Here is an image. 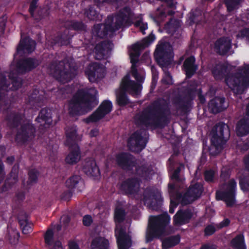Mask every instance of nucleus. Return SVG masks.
<instances>
[{
	"mask_svg": "<svg viewBox=\"0 0 249 249\" xmlns=\"http://www.w3.org/2000/svg\"><path fill=\"white\" fill-rule=\"evenodd\" d=\"M67 146L78 145L77 128L76 125L69 126L65 128Z\"/></svg>",
	"mask_w": 249,
	"mask_h": 249,
	"instance_id": "26",
	"label": "nucleus"
},
{
	"mask_svg": "<svg viewBox=\"0 0 249 249\" xmlns=\"http://www.w3.org/2000/svg\"><path fill=\"white\" fill-rule=\"evenodd\" d=\"M195 62L196 58L193 55L187 57L183 62V67L187 78H191L197 70L198 67Z\"/></svg>",
	"mask_w": 249,
	"mask_h": 249,
	"instance_id": "27",
	"label": "nucleus"
},
{
	"mask_svg": "<svg viewBox=\"0 0 249 249\" xmlns=\"http://www.w3.org/2000/svg\"><path fill=\"white\" fill-rule=\"evenodd\" d=\"M155 35L151 33L148 36L144 38L141 42H137L131 47L132 52L141 53L142 50L148 47L155 40Z\"/></svg>",
	"mask_w": 249,
	"mask_h": 249,
	"instance_id": "31",
	"label": "nucleus"
},
{
	"mask_svg": "<svg viewBox=\"0 0 249 249\" xmlns=\"http://www.w3.org/2000/svg\"><path fill=\"white\" fill-rule=\"evenodd\" d=\"M72 36L70 35L68 29H65L63 31L59 32L54 37L56 44L60 46H67L70 44Z\"/></svg>",
	"mask_w": 249,
	"mask_h": 249,
	"instance_id": "34",
	"label": "nucleus"
},
{
	"mask_svg": "<svg viewBox=\"0 0 249 249\" xmlns=\"http://www.w3.org/2000/svg\"><path fill=\"white\" fill-rule=\"evenodd\" d=\"M65 26L69 30H72L76 31H84L87 28V26L82 21L75 20L67 21L65 23Z\"/></svg>",
	"mask_w": 249,
	"mask_h": 249,
	"instance_id": "39",
	"label": "nucleus"
},
{
	"mask_svg": "<svg viewBox=\"0 0 249 249\" xmlns=\"http://www.w3.org/2000/svg\"><path fill=\"white\" fill-rule=\"evenodd\" d=\"M215 172L212 169L206 170L204 173V179L207 182H213Z\"/></svg>",
	"mask_w": 249,
	"mask_h": 249,
	"instance_id": "54",
	"label": "nucleus"
},
{
	"mask_svg": "<svg viewBox=\"0 0 249 249\" xmlns=\"http://www.w3.org/2000/svg\"><path fill=\"white\" fill-rule=\"evenodd\" d=\"M85 16L91 20H97L99 19V12L95 9L94 6H89L84 11Z\"/></svg>",
	"mask_w": 249,
	"mask_h": 249,
	"instance_id": "46",
	"label": "nucleus"
},
{
	"mask_svg": "<svg viewBox=\"0 0 249 249\" xmlns=\"http://www.w3.org/2000/svg\"><path fill=\"white\" fill-rule=\"evenodd\" d=\"M237 38H246L249 41V28H244L240 30L237 35Z\"/></svg>",
	"mask_w": 249,
	"mask_h": 249,
	"instance_id": "57",
	"label": "nucleus"
},
{
	"mask_svg": "<svg viewBox=\"0 0 249 249\" xmlns=\"http://www.w3.org/2000/svg\"><path fill=\"white\" fill-rule=\"evenodd\" d=\"M146 133V130L144 128H140L135 131L127 141V145L129 149L132 150L137 149L139 151L143 149L147 142L144 138Z\"/></svg>",
	"mask_w": 249,
	"mask_h": 249,
	"instance_id": "15",
	"label": "nucleus"
},
{
	"mask_svg": "<svg viewBox=\"0 0 249 249\" xmlns=\"http://www.w3.org/2000/svg\"><path fill=\"white\" fill-rule=\"evenodd\" d=\"M49 69L55 79L62 83L70 82L76 75L73 71L66 69L64 66H60L56 60L50 63Z\"/></svg>",
	"mask_w": 249,
	"mask_h": 249,
	"instance_id": "13",
	"label": "nucleus"
},
{
	"mask_svg": "<svg viewBox=\"0 0 249 249\" xmlns=\"http://www.w3.org/2000/svg\"><path fill=\"white\" fill-rule=\"evenodd\" d=\"M10 178H7L4 184L0 188V192L3 193L8 191L16 183Z\"/></svg>",
	"mask_w": 249,
	"mask_h": 249,
	"instance_id": "53",
	"label": "nucleus"
},
{
	"mask_svg": "<svg viewBox=\"0 0 249 249\" xmlns=\"http://www.w3.org/2000/svg\"><path fill=\"white\" fill-rule=\"evenodd\" d=\"M228 107L224 97L215 96L209 103V108L213 114H217L225 110Z\"/></svg>",
	"mask_w": 249,
	"mask_h": 249,
	"instance_id": "22",
	"label": "nucleus"
},
{
	"mask_svg": "<svg viewBox=\"0 0 249 249\" xmlns=\"http://www.w3.org/2000/svg\"><path fill=\"white\" fill-rule=\"evenodd\" d=\"M134 13L128 6L121 9L116 14L115 21L113 24L114 18L112 16H107L104 29V36H107L108 32H114L123 27H128L133 23Z\"/></svg>",
	"mask_w": 249,
	"mask_h": 249,
	"instance_id": "4",
	"label": "nucleus"
},
{
	"mask_svg": "<svg viewBox=\"0 0 249 249\" xmlns=\"http://www.w3.org/2000/svg\"><path fill=\"white\" fill-rule=\"evenodd\" d=\"M25 197V193L23 191H19L16 193L14 200L18 204H20L23 202Z\"/></svg>",
	"mask_w": 249,
	"mask_h": 249,
	"instance_id": "58",
	"label": "nucleus"
},
{
	"mask_svg": "<svg viewBox=\"0 0 249 249\" xmlns=\"http://www.w3.org/2000/svg\"><path fill=\"white\" fill-rule=\"evenodd\" d=\"M140 179L136 177L128 178L119 184V189L124 195H135L139 192Z\"/></svg>",
	"mask_w": 249,
	"mask_h": 249,
	"instance_id": "17",
	"label": "nucleus"
},
{
	"mask_svg": "<svg viewBox=\"0 0 249 249\" xmlns=\"http://www.w3.org/2000/svg\"><path fill=\"white\" fill-rule=\"evenodd\" d=\"M191 209H180L173 217V223L176 226H180L190 223L193 216Z\"/></svg>",
	"mask_w": 249,
	"mask_h": 249,
	"instance_id": "21",
	"label": "nucleus"
},
{
	"mask_svg": "<svg viewBox=\"0 0 249 249\" xmlns=\"http://www.w3.org/2000/svg\"><path fill=\"white\" fill-rule=\"evenodd\" d=\"M70 152L65 159L66 162L70 164L77 163L80 160V149L78 145L68 146Z\"/></svg>",
	"mask_w": 249,
	"mask_h": 249,
	"instance_id": "30",
	"label": "nucleus"
},
{
	"mask_svg": "<svg viewBox=\"0 0 249 249\" xmlns=\"http://www.w3.org/2000/svg\"><path fill=\"white\" fill-rule=\"evenodd\" d=\"M120 89L133 96H137L141 93L142 86L141 84L131 80L129 76L126 75L122 80Z\"/></svg>",
	"mask_w": 249,
	"mask_h": 249,
	"instance_id": "19",
	"label": "nucleus"
},
{
	"mask_svg": "<svg viewBox=\"0 0 249 249\" xmlns=\"http://www.w3.org/2000/svg\"><path fill=\"white\" fill-rule=\"evenodd\" d=\"M102 69L99 63L95 62L89 64L85 70V74L90 82H95L102 77Z\"/></svg>",
	"mask_w": 249,
	"mask_h": 249,
	"instance_id": "23",
	"label": "nucleus"
},
{
	"mask_svg": "<svg viewBox=\"0 0 249 249\" xmlns=\"http://www.w3.org/2000/svg\"><path fill=\"white\" fill-rule=\"evenodd\" d=\"M131 74L138 83L142 84L143 82L144 78L139 73L137 69L131 70Z\"/></svg>",
	"mask_w": 249,
	"mask_h": 249,
	"instance_id": "60",
	"label": "nucleus"
},
{
	"mask_svg": "<svg viewBox=\"0 0 249 249\" xmlns=\"http://www.w3.org/2000/svg\"><path fill=\"white\" fill-rule=\"evenodd\" d=\"M10 84L8 81L6 76L2 73L0 74V93H1V90L8 91Z\"/></svg>",
	"mask_w": 249,
	"mask_h": 249,
	"instance_id": "51",
	"label": "nucleus"
},
{
	"mask_svg": "<svg viewBox=\"0 0 249 249\" xmlns=\"http://www.w3.org/2000/svg\"><path fill=\"white\" fill-rule=\"evenodd\" d=\"M36 42L29 37H25L20 40L14 54V60L16 62L17 71L21 74H25L36 69L39 65V61L34 57L19 58L25 53L30 54L35 50Z\"/></svg>",
	"mask_w": 249,
	"mask_h": 249,
	"instance_id": "2",
	"label": "nucleus"
},
{
	"mask_svg": "<svg viewBox=\"0 0 249 249\" xmlns=\"http://www.w3.org/2000/svg\"><path fill=\"white\" fill-rule=\"evenodd\" d=\"M162 82L167 85H171L173 84L172 76L169 71L165 72L162 79Z\"/></svg>",
	"mask_w": 249,
	"mask_h": 249,
	"instance_id": "61",
	"label": "nucleus"
},
{
	"mask_svg": "<svg viewBox=\"0 0 249 249\" xmlns=\"http://www.w3.org/2000/svg\"><path fill=\"white\" fill-rule=\"evenodd\" d=\"M125 212L123 208H116L114 212L115 222L118 223L123 222L125 219Z\"/></svg>",
	"mask_w": 249,
	"mask_h": 249,
	"instance_id": "48",
	"label": "nucleus"
},
{
	"mask_svg": "<svg viewBox=\"0 0 249 249\" xmlns=\"http://www.w3.org/2000/svg\"><path fill=\"white\" fill-rule=\"evenodd\" d=\"M49 12L48 10L44 9H38L36 13H34L33 16H31L36 21L38 22L45 18L49 16Z\"/></svg>",
	"mask_w": 249,
	"mask_h": 249,
	"instance_id": "50",
	"label": "nucleus"
},
{
	"mask_svg": "<svg viewBox=\"0 0 249 249\" xmlns=\"http://www.w3.org/2000/svg\"><path fill=\"white\" fill-rule=\"evenodd\" d=\"M36 132V127L33 124L29 122L24 123L18 129L15 136V141L18 143L24 144L27 142L29 139L35 137Z\"/></svg>",
	"mask_w": 249,
	"mask_h": 249,
	"instance_id": "16",
	"label": "nucleus"
},
{
	"mask_svg": "<svg viewBox=\"0 0 249 249\" xmlns=\"http://www.w3.org/2000/svg\"><path fill=\"white\" fill-rule=\"evenodd\" d=\"M112 109V102L109 100H104L91 115L85 119V122L87 124L98 122L109 114Z\"/></svg>",
	"mask_w": 249,
	"mask_h": 249,
	"instance_id": "14",
	"label": "nucleus"
},
{
	"mask_svg": "<svg viewBox=\"0 0 249 249\" xmlns=\"http://www.w3.org/2000/svg\"><path fill=\"white\" fill-rule=\"evenodd\" d=\"M116 102L120 107L125 106L129 103L126 93L121 89L120 91L116 94Z\"/></svg>",
	"mask_w": 249,
	"mask_h": 249,
	"instance_id": "45",
	"label": "nucleus"
},
{
	"mask_svg": "<svg viewBox=\"0 0 249 249\" xmlns=\"http://www.w3.org/2000/svg\"><path fill=\"white\" fill-rule=\"evenodd\" d=\"M9 78L11 79L12 87L10 88L13 90H16L20 88L23 84V80L18 76H10Z\"/></svg>",
	"mask_w": 249,
	"mask_h": 249,
	"instance_id": "49",
	"label": "nucleus"
},
{
	"mask_svg": "<svg viewBox=\"0 0 249 249\" xmlns=\"http://www.w3.org/2000/svg\"><path fill=\"white\" fill-rule=\"evenodd\" d=\"M179 203H180V202L177 198V193H176L175 199H172V198L170 199L169 213H173L175 212V208L178 206V205Z\"/></svg>",
	"mask_w": 249,
	"mask_h": 249,
	"instance_id": "59",
	"label": "nucleus"
},
{
	"mask_svg": "<svg viewBox=\"0 0 249 249\" xmlns=\"http://www.w3.org/2000/svg\"><path fill=\"white\" fill-rule=\"evenodd\" d=\"M227 70V67L224 64L216 65L212 70V74L216 80H222L225 77L226 78L228 74L225 75ZM228 73V74H231Z\"/></svg>",
	"mask_w": 249,
	"mask_h": 249,
	"instance_id": "37",
	"label": "nucleus"
},
{
	"mask_svg": "<svg viewBox=\"0 0 249 249\" xmlns=\"http://www.w3.org/2000/svg\"><path fill=\"white\" fill-rule=\"evenodd\" d=\"M203 18V11L199 8H196L191 11L189 17L191 24L194 23L199 24Z\"/></svg>",
	"mask_w": 249,
	"mask_h": 249,
	"instance_id": "42",
	"label": "nucleus"
},
{
	"mask_svg": "<svg viewBox=\"0 0 249 249\" xmlns=\"http://www.w3.org/2000/svg\"><path fill=\"white\" fill-rule=\"evenodd\" d=\"M28 98L30 103L36 104L38 106H42L45 100L44 95L40 94L39 90L37 89H34L30 91Z\"/></svg>",
	"mask_w": 249,
	"mask_h": 249,
	"instance_id": "35",
	"label": "nucleus"
},
{
	"mask_svg": "<svg viewBox=\"0 0 249 249\" xmlns=\"http://www.w3.org/2000/svg\"><path fill=\"white\" fill-rule=\"evenodd\" d=\"M36 121L39 123H44V126L45 128L49 127L52 122L51 110L48 107L42 108L36 118Z\"/></svg>",
	"mask_w": 249,
	"mask_h": 249,
	"instance_id": "28",
	"label": "nucleus"
},
{
	"mask_svg": "<svg viewBox=\"0 0 249 249\" xmlns=\"http://www.w3.org/2000/svg\"><path fill=\"white\" fill-rule=\"evenodd\" d=\"M196 94L199 103L204 104L206 102V98L202 94V89H197L196 87L186 88L183 91L182 95L178 94L172 98V103L179 109L187 111L193 105Z\"/></svg>",
	"mask_w": 249,
	"mask_h": 249,
	"instance_id": "6",
	"label": "nucleus"
},
{
	"mask_svg": "<svg viewBox=\"0 0 249 249\" xmlns=\"http://www.w3.org/2000/svg\"><path fill=\"white\" fill-rule=\"evenodd\" d=\"M239 181L241 189L243 192H249V174L240 175Z\"/></svg>",
	"mask_w": 249,
	"mask_h": 249,
	"instance_id": "47",
	"label": "nucleus"
},
{
	"mask_svg": "<svg viewBox=\"0 0 249 249\" xmlns=\"http://www.w3.org/2000/svg\"><path fill=\"white\" fill-rule=\"evenodd\" d=\"M53 231L52 229L48 230L44 235L45 242L50 247V249H64L62 243L59 240L53 241Z\"/></svg>",
	"mask_w": 249,
	"mask_h": 249,
	"instance_id": "33",
	"label": "nucleus"
},
{
	"mask_svg": "<svg viewBox=\"0 0 249 249\" xmlns=\"http://www.w3.org/2000/svg\"><path fill=\"white\" fill-rule=\"evenodd\" d=\"M180 241V236L179 234L170 236L165 238L162 242V249H169L177 245Z\"/></svg>",
	"mask_w": 249,
	"mask_h": 249,
	"instance_id": "38",
	"label": "nucleus"
},
{
	"mask_svg": "<svg viewBox=\"0 0 249 249\" xmlns=\"http://www.w3.org/2000/svg\"><path fill=\"white\" fill-rule=\"evenodd\" d=\"M109 241L105 237L98 236L94 238L91 243V249H108Z\"/></svg>",
	"mask_w": 249,
	"mask_h": 249,
	"instance_id": "36",
	"label": "nucleus"
},
{
	"mask_svg": "<svg viewBox=\"0 0 249 249\" xmlns=\"http://www.w3.org/2000/svg\"><path fill=\"white\" fill-rule=\"evenodd\" d=\"M39 174V172L36 169H31L29 171L28 175L30 184L37 182Z\"/></svg>",
	"mask_w": 249,
	"mask_h": 249,
	"instance_id": "52",
	"label": "nucleus"
},
{
	"mask_svg": "<svg viewBox=\"0 0 249 249\" xmlns=\"http://www.w3.org/2000/svg\"><path fill=\"white\" fill-rule=\"evenodd\" d=\"M204 191L202 184L196 182L191 184L186 192L182 193L177 192V197L180 201L182 206H185L192 203L194 201L199 198Z\"/></svg>",
	"mask_w": 249,
	"mask_h": 249,
	"instance_id": "10",
	"label": "nucleus"
},
{
	"mask_svg": "<svg viewBox=\"0 0 249 249\" xmlns=\"http://www.w3.org/2000/svg\"><path fill=\"white\" fill-rule=\"evenodd\" d=\"M175 14V12L171 10H168L167 11H160L158 16V18L159 20H163L164 18L166 17L167 16H173Z\"/></svg>",
	"mask_w": 249,
	"mask_h": 249,
	"instance_id": "63",
	"label": "nucleus"
},
{
	"mask_svg": "<svg viewBox=\"0 0 249 249\" xmlns=\"http://www.w3.org/2000/svg\"><path fill=\"white\" fill-rule=\"evenodd\" d=\"M225 83L235 94H242L244 88L249 86V64H244L235 72L228 74Z\"/></svg>",
	"mask_w": 249,
	"mask_h": 249,
	"instance_id": "5",
	"label": "nucleus"
},
{
	"mask_svg": "<svg viewBox=\"0 0 249 249\" xmlns=\"http://www.w3.org/2000/svg\"><path fill=\"white\" fill-rule=\"evenodd\" d=\"M83 181L81 177L79 175H73L69 178L66 181V185L69 189H74L77 188L78 190L81 191L79 189L80 185H82Z\"/></svg>",
	"mask_w": 249,
	"mask_h": 249,
	"instance_id": "40",
	"label": "nucleus"
},
{
	"mask_svg": "<svg viewBox=\"0 0 249 249\" xmlns=\"http://www.w3.org/2000/svg\"><path fill=\"white\" fill-rule=\"evenodd\" d=\"M97 95L98 91L96 89H78L70 102V114L72 116L82 114V105L88 110H91L98 104Z\"/></svg>",
	"mask_w": 249,
	"mask_h": 249,
	"instance_id": "3",
	"label": "nucleus"
},
{
	"mask_svg": "<svg viewBox=\"0 0 249 249\" xmlns=\"http://www.w3.org/2000/svg\"><path fill=\"white\" fill-rule=\"evenodd\" d=\"M143 200L144 204H147L150 209L156 211L160 209L163 201L160 192L152 187H147L145 189Z\"/></svg>",
	"mask_w": 249,
	"mask_h": 249,
	"instance_id": "11",
	"label": "nucleus"
},
{
	"mask_svg": "<svg viewBox=\"0 0 249 249\" xmlns=\"http://www.w3.org/2000/svg\"><path fill=\"white\" fill-rule=\"evenodd\" d=\"M231 244L234 249H246L243 234H239L236 236L231 240Z\"/></svg>",
	"mask_w": 249,
	"mask_h": 249,
	"instance_id": "44",
	"label": "nucleus"
},
{
	"mask_svg": "<svg viewBox=\"0 0 249 249\" xmlns=\"http://www.w3.org/2000/svg\"><path fill=\"white\" fill-rule=\"evenodd\" d=\"M231 48V40L227 36L217 38L214 43V51L221 56L227 55Z\"/></svg>",
	"mask_w": 249,
	"mask_h": 249,
	"instance_id": "20",
	"label": "nucleus"
},
{
	"mask_svg": "<svg viewBox=\"0 0 249 249\" xmlns=\"http://www.w3.org/2000/svg\"><path fill=\"white\" fill-rule=\"evenodd\" d=\"M112 45L109 40L103 41L96 44L94 47L95 58L97 60L104 59L107 53L111 49Z\"/></svg>",
	"mask_w": 249,
	"mask_h": 249,
	"instance_id": "25",
	"label": "nucleus"
},
{
	"mask_svg": "<svg viewBox=\"0 0 249 249\" xmlns=\"http://www.w3.org/2000/svg\"><path fill=\"white\" fill-rule=\"evenodd\" d=\"M23 216V219L20 218V215L18 216V222L22 229V233L26 234L32 231V228L31 225L28 223L27 214L24 213Z\"/></svg>",
	"mask_w": 249,
	"mask_h": 249,
	"instance_id": "41",
	"label": "nucleus"
},
{
	"mask_svg": "<svg viewBox=\"0 0 249 249\" xmlns=\"http://www.w3.org/2000/svg\"><path fill=\"white\" fill-rule=\"evenodd\" d=\"M216 231L215 227L212 224H209L206 226L204 230V235L208 237L213 235Z\"/></svg>",
	"mask_w": 249,
	"mask_h": 249,
	"instance_id": "56",
	"label": "nucleus"
},
{
	"mask_svg": "<svg viewBox=\"0 0 249 249\" xmlns=\"http://www.w3.org/2000/svg\"><path fill=\"white\" fill-rule=\"evenodd\" d=\"M117 165L122 169L131 171L135 167L137 162L135 157L128 152H121L116 156Z\"/></svg>",
	"mask_w": 249,
	"mask_h": 249,
	"instance_id": "18",
	"label": "nucleus"
},
{
	"mask_svg": "<svg viewBox=\"0 0 249 249\" xmlns=\"http://www.w3.org/2000/svg\"><path fill=\"white\" fill-rule=\"evenodd\" d=\"M181 171V166H178L177 167L175 170L174 171L173 173L171 176V178L172 180H175L176 181L179 182L180 181V178L179 177V174Z\"/></svg>",
	"mask_w": 249,
	"mask_h": 249,
	"instance_id": "62",
	"label": "nucleus"
},
{
	"mask_svg": "<svg viewBox=\"0 0 249 249\" xmlns=\"http://www.w3.org/2000/svg\"><path fill=\"white\" fill-rule=\"evenodd\" d=\"M237 183L235 179H230L225 191L217 190L215 198L217 200L224 201L229 207H232L235 203Z\"/></svg>",
	"mask_w": 249,
	"mask_h": 249,
	"instance_id": "12",
	"label": "nucleus"
},
{
	"mask_svg": "<svg viewBox=\"0 0 249 249\" xmlns=\"http://www.w3.org/2000/svg\"><path fill=\"white\" fill-rule=\"evenodd\" d=\"M211 134L212 146L215 147V151L211 155H215L219 153V150L223 149L230 137V131L229 126L223 122H220L216 124L213 128Z\"/></svg>",
	"mask_w": 249,
	"mask_h": 249,
	"instance_id": "8",
	"label": "nucleus"
},
{
	"mask_svg": "<svg viewBox=\"0 0 249 249\" xmlns=\"http://www.w3.org/2000/svg\"><path fill=\"white\" fill-rule=\"evenodd\" d=\"M39 0H32L29 8V12L31 16H33L35 13V10L37 7V2Z\"/></svg>",
	"mask_w": 249,
	"mask_h": 249,
	"instance_id": "64",
	"label": "nucleus"
},
{
	"mask_svg": "<svg viewBox=\"0 0 249 249\" xmlns=\"http://www.w3.org/2000/svg\"><path fill=\"white\" fill-rule=\"evenodd\" d=\"M170 115L168 103L163 98H159L150 106L137 113L134 120L137 126L163 128L169 123Z\"/></svg>",
	"mask_w": 249,
	"mask_h": 249,
	"instance_id": "1",
	"label": "nucleus"
},
{
	"mask_svg": "<svg viewBox=\"0 0 249 249\" xmlns=\"http://www.w3.org/2000/svg\"><path fill=\"white\" fill-rule=\"evenodd\" d=\"M18 165L15 164L12 167V170L8 178L12 179L14 182H17L18 180Z\"/></svg>",
	"mask_w": 249,
	"mask_h": 249,
	"instance_id": "55",
	"label": "nucleus"
},
{
	"mask_svg": "<svg viewBox=\"0 0 249 249\" xmlns=\"http://www.w3.org/2000/svg\"><path fill=\"white\" fill-rule=\"evenodd\" d=\"M137 174L143 179L148 180L150 179L153 173L152 169L145 165H142L136 169Z\"/></svg>",
	"mask_w": 249,
	"mask_h": 249,
	"instance_id": "43",
	"label": "nucleus"
},
{
	"mask_svg": "<svg viewBox=\"0 0 249 249\" xmlns=\"http://www.w3.org/2000/svg\"><path fill=\"white\" fill-rule=\"evenodd\" d=\"M118 249H128L132 245L131 237L121 228L118 232L115 231Z\"/></svg>",
	"mask_w": 249,
	"mask_h": 249,
	"instance_id": "24",
	"label": "nucleus"
},
{
	"mask_svg": "<svg viewBox=\"0 0 249 249\" xmlns=\"http://www.w3.org/2000/svg\"><path fill=\"white\" fill-rule=\"evenodd\" d=\"M170 221V215L166 212L158 215L150 216L146 234V242H151L155 237L162 235Z\"/></svg>",
	"mask_w": 249,
	"mask_h": 249,
	"instance_id": "7",
	"label": "nucleus"
},
{
	"mask_svg": "<svg viewBox=\"0 0 249 249\" xmlns=\"http://www.w3.org/2000/svg\"><path fill=\"white\" fill-rule=\"evenodd\" d=\"M22 114L16 111H12L8 113L6 116L7 125L11 129L17 128L20 124L22 120Z\"/></svg>",
	"mask_w": 249,
	"mask_h": 249,
	"instance_id": "29",
	"label": "nucleus"
},
{
	"mask_svg": "<svg viewBox=\"0 0 249 249\" xmlns=\"http://www.w3.org/2000/svg\"><path fill=\"white\" fill-rule=\"evenodd\" d=\"M83 169L85 174L89 176L97 177L100 175L99 168L95 160L87 161L83 166Z\"/></svg>",
	"mask_w": 249,
	"mask_h": 249,
	"instance_id": "32",
	"label": "nucleus"
},
{
	"mask_svg": "<svg viewBox=\"0 0 249 249\" xmlns=\"http://www.w3.org/2000/svg\"><path fill=\"white\" fill-rule=\"evenodd\" d=\"M166 39L164 37L159 41L154 53L155 61L162 68L170 65L173 58V47Z\"/></svg>",
	"mask_w": 249,
	"mask_h": 249,
	"instance_id": "9",
	"label": "nucleus"
}]
</instances>
